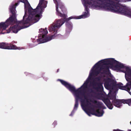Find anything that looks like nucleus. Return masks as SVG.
Segmentation results:
<instances>
[{
    "label": "nucleus",
    "instance_id": "nucleus-1",
    "mask_svg": "<svg viewBox=\"0 0 131 131\" xmlns=\"http://www.w3.org/2000/svg\"><path fill=\"white\" fill-rule=\"evenodd\" d=\"M20 2L19 1L17 3H16L15 5H13L10 7V10L12 15L5 22H1L0 23V33L4 34V33L2 32V31L5 30L7 27L10 25H12L16 23V24L12 27H10L8 30H7V33H9L12 31V32L14 33H17L19 31L24 28L23 26H20L28 24H29V25H30L35 23H33L32 19L31 18H29V19L27 20L28 17L26 20L24 21V19L26 17L25 14L22 20L17 21L16 16V6H17ZM0 48L8 50L20 49L19 47H17L16 46L11 43H7L4 42H0Z\"/></svg>",
    "mask_w": 131,
    "mask_h": 131
},
{
    "label": "nucleus",
    "instance_id": "nucleus-2",
    "mask_svg": "<svg viewBox=\"0 0 131 131\" xmlns=\"http://www.w3.org/2000/svg\"><path fill=\"white\" fill-rule=\"evenodd\" d=\"M114 3V2H111L109 0H84V6L85 7V10L86 12H84L83 15L77 17L73 16L75 17L74 19H80L84 17L86 18L88 16L89 9L87 4L91 5L92 7L95 8H99L108 11L113 12L114 11V10L112 9L111 8V7L110 6L111 4H113Z\"/></svg>",
    "mask_w": 131,
    "mask_h": 131
},
{
    "label": "nucleus",
    "instance_id": "nucleus-3",
    "mask_svg": "<svg viewBox=\"0 0 131 131\" xmlns=\"http://www.w3.org/2000/svg\"><path fill=\"white\" fill-rule=\"evenodd\" d=\"M56 14L58 16H60L61 17L63 18H61L57 20L55 23H53L51 26L49 27V30L50 32L54 31L56 32L53 35H52L49 37H48V38L49 40H51L52 39H54L55 37H57L58 36L61 35L59 34H57V32L58 29L64 23L66 22L67 24L69 20L73 18H74L75 17L73 16H71L68 18H66V15L64 14L66 13V11L64 13H63V14H62L58 10V6H56Z\"/></svg>",
    "mask_w": 131,
    "mask_h": 131
},
{
    "label": "nucleus",
    "instance_id": "nucleus-4",
    "mask_svg": "<svg viewBox=\"0 0 131 131\" xmlns=\"http://www.w3.org/2000/svg\"><path fill=\"white\" fill-rule=\"evenodd\" d=\"M44 0H40L39 3L36 9H33L27 0H20V1L24 3L25 7H26V3L28 5V12L29 15L27 20L29 18L32 19L33 23H36L40 19V16L43 11V7L41 6Z\"/></svg>",
    "mask_w": 131,
    "mask_h": 131
},
{
    "label": "nucleus",
    "instance_id": "nucleus-5",
    "mask_svg": "<svg viewBox=\"0 0 131 131\" xmlns=\"http://www.w3.org/2000/svg\"><path fill=\"white\" fill-rule=\"evenodd\" d=\"M103 81L104 82L105 87L108 90H113L118 87L120 89L127 91L131 95V82H129L126 86H123V84L121 83L117 84L115 81L110 78L104 79Z\"/></svg>",
    "mask_w": 131,
    "mask_h": 131
},
{
    "label": "nucleus",
    "instance_id": "nucleus-6",
    "mask_svg": "<svg viewBox=\"0 0 131 131\" xmlns=\"http://www.w3.org/2000/svg\"><path fill=\"white\" fill-rule=\"evenodd\" d=\"M103 101L107 107L111 110L113 108V105L116 107L119 108L122 106V103L128 104L129 105L131 104V99L126 100L116 99L112 101V103L108 99H103Z\"/></svg>",
    "mask_w": 131,
    "mask_h": 131
},
{
    "label": "nucleus",
    "instance_id": "nucleus-7",
    "mask_svg": "<svg viewBox=\"0 0 131 131\" xmlns=\"http://www.w3.org/2000/svg\"><path fill=\"white\" fill-rule=\"evenodd\" d=\"M59 81L61 83L64 85L67 89L71 92L74 93L75 96L78 94L81 93V90H80L81 88H79L76 90L75 87L70 84L62 80L59 79Z\"/></svg>",
    "mask_w": 131,
    "mask_h": 131
},
{
    "label": "nucleus",
    "instance_id": "nucleus-8",
    "mask_svg": "<svg viewBox=\"0 0 131 131\" xmlns=\"http://www.w3.org/2000/svg\"><path fill=\"white\" fill-rule=\"evenodd\" d=\"M109 64L112 66L115 64L114 67L118 70H119L120 69L124 68L123 64L120 63L114 58L108 59V65Z\"/></svg>",
    "mask_w": 131,
    "mask_h": 131
},
{
    "label": "nucleus",
    "instance_id": "nucleus-9",
    "mask_svg": "<svg viewBox=\"0 0 131 131\" xmlns=\"http://www.w3.org/2000/svg\"><path fill=\"white\" fill-rule=\"evenodd\" d=\"M85 91H83L82 92L79 94H78L76 96V98L78 100V99H80L81 102V105L83 107L84 105H85V100L87 99V96L85 95Z\"/></svg>",
    "mask_w": 131,
    "mask_h": 131
},
{
    "label": "nucleus",
    "instance_id": "nucleus-10",
    "mask_svg": "<svg viewBox=\"0 0 131 131\" xmlns=\"http://www.w3.org/2000/svg\"><path fill=\"white\" fill-rule=\"evenodd\" d=\"M125 77L128 82H131V69L129 67L126 68V71L125 72Z\"/></svg>",
    "mask_w": 131,
    "mask_h": 131
},
{
    "label": "nucleus",
    "instance_id": "nucleus-11",
    "mask_svg": "<svg viewBox=\"0 0 131 131\" xmlns=\"http://www.w3.org/2000/svg\"><path fill=\"white\" fill-rule=\"evenodd\" d=\"M53 1L54 3L56 4V6H57L58 7L59 5V8L61 9L62 12L64 13L66 12V9L60 1V0H53Z\"/></svg>",
    "mask_w": 131,
    "mask_h": 131
},
{
    "label": "nucleus",
    "instance_id": "nucleus-12",
    "mask_svg": "<svg viewBox=\"0 0 131 131\" xmlns=\"http://www.w3.org/2000/svg\"><path fill=\"white\" fill-rule=\"evenodd\" d=\"M103 83L99 81V82H93V85L97 86L96 87H94V89L97 90H103V87L102 85Z\"/></svg>",
    "mask_w": 131,
    "mask_h": 131
},
{
    "label": "nucleus",
    "instance_id": "nucleus-13",
    "mask_svg": "<svg viewBox=\"0 0 131 131\" xmlns=\"http://www.w3.org/2000/svg\"><path fill=\"white\" fill-rule=\"evenodd\" d=\"M93 112L92 113V114L96 116L100 117L102 116L104 113V112L103 110H100V109H98L96 110H93Z\"/></svg>",
    "mask_w": 131,
    "mask_h": 131
},
{
    "label": "nucleus",
    "instance_id": "nucleus-14",
    "mask_svg": "<svg viewBox=\"0 0 131 131\" xmlns=\"http://www.w3.org/2000/svg\"><path fill=\"white\" fill-rule=\"evenodd\" d=\"M39 32L40 33H42V37L43 38H47V39L48 41H49L50 40H49L48 38V37H46V35L48 34V32L47 31V29L46 28H45V29H43L41 28L39 30Z\"/></svg>",
    "mask_w": 131,
    "mask_h": 131
},
{
    "label": "nucleus",
    "instance_id": "nucleus-15",
    "mask_svg": "<svg viewBox=\"0 0 131 131\" xmlns=\"http://www.w3.org/2000/svg\"><path fill=\"white\" fill-rule=\"evenodd\" d=\"M94 67H96V68L92 70V72L90 74V75H97L99 74L100 73L101 71L102 70V67H101L99 69H98V68L97 67H99L97 66H94Z\"/></svg>",
    "mask_w": 131,
    "mask_h": 131
},
{
    "label": "nucleus",
    "instance_id": "nucleus-16",
    "mask_svg": "<svg viewBox=\"0 0 131 131\" xmlns=\"http://www.w3.org/2000/svg\"><path fill=\"white\" fill-rule=\"evenodd\" d=\"M101 64L105 65H108V59L102 60L99 61L94 65V66H97L99 67Z\"/></svg>",
    "mask_w": 131,
    "mask_h": 131
},
{
    "label": "nucleus",
    "instance_id": "nucleus-17",
    "mask_svg": "<svg viewBox=\"0 0 131 131\" xmlns=\"http://www.w3.org/2000/svg\"><path fill=\"white\" fill-rule=\"evenodd\" d=\"M89 82V80H87L84 83L83 85L80 88H81L80 90H81V92H82L83 91H85L84 90L85 88H87Z\"/></svg>",
    "mask_w": 131,
    "mask_h": 131
},
{
    "label": "nucleus",
    "instance_id": "nucleus-18",
    "mask_svg": "<svg viewBox=\"0 0 131 131\" xmlns=\"http://www.w3.org/2000/svg\"><path fill=\"white\" fill-rule=\"evenodd\" d=\"M108 98H104V99H108L109 100L110 99L112 100V101H114L116 99V94L115 93H110L109 95L108 96Z\"/></svg>",
    "mask_w": 131,
    "mask_h": 131
},
{
    "label": "nucleus",
    "instance_id": "nucleus-19",
    "mask_svg": "<svg viewBox=\"0 0 131 131\" xmlns=\"http://www.w3.org/2000/svg\"><path fill=\"white\" fill-rule=\"evenodd\" d=\"M86 104H85V105H84V106L83 107V108H84L85 109L86 107H89L91 108V109L94 110V108H93L91 107V106H89V105H90L91 106L93 107H94V106L93 105L91 104V103L88 101V99H86Z\"/></svg>",
    "mask_w": 131,
    "mask_h": 131
},
{
    "label": "nucleus",
    "instance_id": "nucleus-20",
    "mask_svg": "<svg viewBox=\"0 0 131 131\" xmlns=\"http://www.w3.org/2000/svg\"><path fill=\"white\" fill-rule=\"evenodd\" d=\"M101 67L102 68V70L103 69H104V71L106 72L109 71V69L110 66H108V65H105L103 66V67Z\"/></svg>",
    "mask_w": 131,
    "mask_h": 131
},
{
    "label": "nucleus",
    "instance_id": "nucleus-21",
    "mask_svg": "<svg viewBox=\"0 0 131 131\" xmlns=\"http://www.w3.org/2000/svg\"><path fill=\"white\" fill-rule=\"evenodd\" d=\"M78 100L76 98V100H75V104L74 106L73 110H76L78 107Z\"/></svg>",
    "mask_w": 131,
    "mask_h": 131
},
{
    "label": "nucleus",
    "instance_id": "nucleus-22",
    "mask_svg": "<svg viewBox=\"0 0 131 131\" xmlns=\"http://www.w3.org/2000/svg\"><path fill=\"white\" fill-rule=\"evenodd\" d=\"M38 38V39H37V41L38 42H40L39 43H43L45 41L43 40V39H46V41H48L47 40V38H46V39L45 38Z\"/></svg>",
    "mask_w": 131,
    "mask_h": 131
},
{
    "label": "nucleus",
    "instance_id": "nucleus-23",
    "mask_svg": "<svg viewBox=\"0 0 131 131\" xmlns=\"http://www.w3.org/2000/svg\"><path fill=\"white\" fill-rule=\"evenodd\" d=\"M85 111L86 112V113L89 116H91V114H92V113H93H93H91L89 111Z\"/></svg>",
    "mask_w": 131,
    "mask_h": 131
},
{
    "label": "nucleus",
    "instance_id": "nucleus-24",
    "mask_svg": "<svg viewBox=\"0 0 131 131\" xmlns=\"http://www.w3.org/2000/svg\"><path fill=\"white\" fill-rule=\"evenodd\" d=\"M102 103L101 102H99L97 104V105L98 106V107L101 108V106H100V105H102Z\"/></svg>",
    "mask_w": 131,
    "mask_h": 131
},
{
    "label": "nucleus",
    "instance_id": "nucleus-25",
    "mask_svg": "<svg viewBox=\"0 0 131 131\" xmlns=\"http://www.w3.org/2000/svg\"><path fill=\"white\" fill-rule=\"evenodd\" d=\"M94 104H96L97 103V101L96 100H94L93 101H91Z\"/></svg>",
    "mask_w": 131,
    "mask_h": 131
},
{
    "label": "nucleus",
    "instance_id": "nucleus-26",
    "mask_svg": "<svg viewBox=\"0 0 131 131\" xmlns=\"http://www.w3.org/2000/svg\"><path fill=\"white\" fill-rule=\"evenodd\" d=\"M52 124L54 126H55L57 124V122L56 121H54L53 123Z\"/></svg>",
    "mask_w": 131,
    "mask_h": 131
},
{
    "label": "nucleus",
    "instance_id": "nucleus-27",
    "mask_svg": "<svg viewBox=\"0 0 131 131\" xmlns=\"http://www.w3.org/2000/svg\"><path fill=\"white\" fill-rule=\"evenodd\" d=\"M96 79L98 81H100V78L99 77H97L96 78Z\"/></svg>",
    "mask_w": 131,
    "mask_h": 131
},
{
    "label": "nucleus",
    "instance_id": "nucleus-28",
    "mask_svg": "<svg viewBox=\"0 0 131 131\" xmlns=\"http://www.w3.org/2000/svg\"><path fill=\"white\" fill-rule=\"evenodd\" d=\"M47 6V5H45L44 6H43V8H46Z\"/></svg>",
    "mask_w": 131,
    "mask_h": 131
},
{
    "label": "nucleus",
    "instance_id": "nucleus-29",
    "mask_svg": "<svg viewBox=\"0 0 131 131\" xmlns=\"http://www.w3.org/2000/svg\"><path fill=\"white\" fill-rule=\"evenodd\" d=\"M59 69H58L57 70V72H58L59 71Z\"/></svg>",
    "mask_w": 131,
    "mask_h": 131
},
{
    "label": "nucleus",
    "instance_id": "nucleus-30",
    "mask_svg": "<svg viewBox=\"0 0 131 131\" xmlns=\"http://www.w3.org/2000/svg\"><path fill=\"white\" fill-rule=\"evenodd\" d=\"M91 92H93V90H92V89H91Z\"/></svg>",
    "mask_w": 131,
    "mask_h": 131
},
{
    "label": "nucleus",
    "instance_id": "nucleus-31",
    "mask_svg": "<svg viewBox=\"0 0 131 131\" xmlns=\"http://www.w3.org/2000/svg\"><path fill=\"white\" fill-rule=\"evenodd\" d=\"M70 115V116H72V113H71V114Z\"/></svg>",
    "mask_w": 131,
    "mask_h": 131
},
{
    "label": "nucleus",
    "instance_id": "nucleus-32",
    "mask_svg": "<svg viewBox=\"0 0 131 131\" xmlns=\"http://www.w3.org/2000/svg\"><path fill=\"white\" fill-rule=\"evenodd\" d=\"M130 124H131V122H130Z\"/></svg>",
    "mask_w": 131,
    "mask_h": 131
}]
</instances>
